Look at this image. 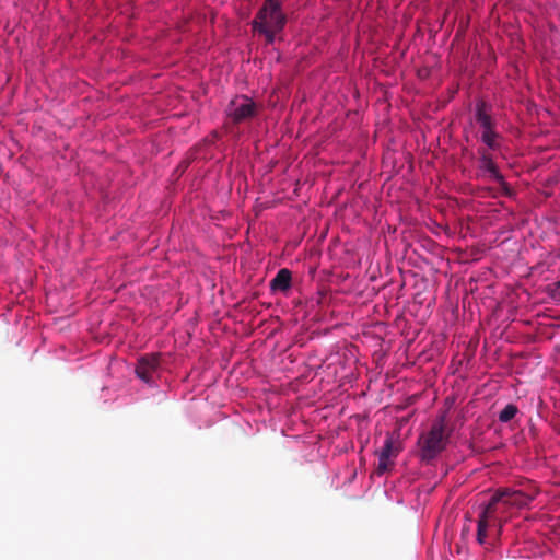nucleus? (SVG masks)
Segmentation results:
<instances>
[{
    "label": "nucleus",
    "mask_w": 560,
    "mask_h": 560,
    "mask_svg": "<svg viewBox=\"0 0 560 560\" xmlns=\"http://www.w3.org/2000/svg\"><path fill=\"white\" fill-rule=\"evenodd\" d=\"M282 0H265L252 22L253 30L264 35L267 44L275 42L285 24L287 16L281 9Z\"/></svg>",
    "instance_id": "f257e3e1"
},
{
    "label": "nucleus",
    "mask_w": 560,
    "mask_h": 560,
    "mask_svg": "<svg viewBox=\"0 0 560 560\" xmlns=\"http://www.w3.org/2000/svg\"><path fill=\"white\" fill-rule=\"evenodd\" d=\"M450 432H446V413L443 412L432 423L430 430L420 435L418 445L424 462L434 459L446 447Z\"/></svg>",
    "instance_id": "f03ea898"
},
{
    "label": "nucleus",
    "mask_w": 560,
    "mask_h": 560,
    "mask_svg": "<svg viewBox=\"0 0 560 560\" xmlns=\"http://www.w3.org/2000/svg\"><path fill=\"white\" fill-rule=\"evenodd\" d=\"M536 497V491L524 492L514 489H499L490 498L488 504L492 505L494 510L503 516L510 508L522 509L527 506Z\"/></svg>",
    "instance_id": "7ed1b4c3"
},
{
    "label": "nucleus",
    "mask_w": 560,
    "mask_h": 560,
    "mask_svg": "<svg viewBox=\"0 0 560 560\" xmlns=\"http://www.w3.org/2000/svg\"><path fill=\"white\" fill-rule=\"evenodd\" d=\"M505 521L506 517L500 516V514L497 512V510H494V508H492V505H485L478 518L477 541L480 545H483L490 528H495L497 536L499 537L502 532L503 522Z\"/></svg>",
    "instance_id": "20e7f679"
},
{
    "label": "nucleus",
    "mask_w": 560,
    "mask_h": 560,
    "mask_svg": "<svg viewBox=\"0 0 560 560\" xmlns=\"http://www.w3.org/2000/svg\"><path fill=\"white\" fill-rule=\"evenodd\" d=\"M226 112L234 124H240L254 117L257 114V107L249 97L242 95L230 102Z\"/></svg>",
    "instance_id": "39448f33"
},
{
    "label": "nucleus",
    "mask_w": 560,
    "mask_h": 560,
    "mask_svg": "<svg viewBox=\"0 0 560 560\" xmlns=\"http://www.w3.org/2000/svg\"><path fill=\"white\" fill-rule=\"evenodd\" d=\"M401 451L400 442L387 436L383 447L377 452L378 463L375 469L377 475H383L394 466V459Z\"/></svg>",
    "instance_id": "423d86ee"
},
{
    "label": "nucleus",
    "mask_w": 560,
    "mask_h": 560,
    "mask_svg": "<svg viewBox=\"0 0 560 560\" xmlns=\"http://www.w3.org/2000/svg\"><path fill=\"white\" fill-rule=\"evenodd\" d=\"M480 158L478 160V170L481 176H487L491 179H494L502 187L504 194L510 196L512 194L508 183L504 180L503 175L499 171L497 164L494 163L492 156L486 151L480 150Z\"/></svg>",
    "instance_id": "0eeeda50"
},
{
    "label": "nucleus",
    "mask_w": 560,
    "mask_h": 560,
    "mask_svg": "<svg viewBox=\"0 0 560 560\" xmlns=\"http://www.w3.org/2000/svg\"><path fill=\"white\" fill-rule=\"evenodd\" d=\"M160 366V354H148L138 360L136 374L145 383L153 381V376Z\"/></svg>",
    "instance_id": "6e6552de"
},
{
    "label": "nucleus",
    "mask_w": 560,
    "mask_h": 560,
    "mask_svg": "<svg viewBox=\"0 0 560 560\" xmlns=\"http://www.w3.org/2000/svg\"><path fill=\"white\" fill-rule=\"evenodd\" d=\"M292 282V273L289 269L282 268L280 269L276 277L270 281V289L271 291H280V292H288L291 288Z\"/></svg>",
    "instance_id": "1a4fd4ad"
},
{
    "label": "nucleus",
    "mask_w": 560,
    "mask_h": 560,
    "mask_svg": "<svg viewBox=\"0 0 560 560\" xmlns=\"http://www.w3.org/2000/svg\"><path fill=\"white\" fill-rule=\"evenodd\" d=\"M475 119L483 128V130L494 128V122L491 117L489 106L483 101L478 102L476 105Z\"/></svg>",
    "instance_id": "9d476101"
},
{
    "label": "nucleus",
    "mask_w": 560,
    "mask_h": 560,
    "mask_svg": "<svg viewBox=\"0 0 560 560\" xmlns=\"http://www.w3.org/2000/svg\"><path fill=\"white\" fill-rule=\"evenodd\" d=\"M498 138L499 133L494 130V128L483 130L481 135L482 142L491 150H497L499 148L497 142Z\"/></svg>",
    "instance_id": "9b49d317"
},
{
    "label": "nucleus",
    "mask_w": 560,
    "mask_h": 560,
    "mask_svg": "<svg viewBox=\"0 0 560 560\" xmlns=\"http://www.w3.org/2000/svg\"><path fill=\"white\" fill-rule=\"evenodd\" d=\"M517 412V406L514 404H509L499 412L498 419L499 421L506 423L511 421L516 416Z\"/></svg>",
    "instance_id": "f8f14e48"
}]
</instances>
